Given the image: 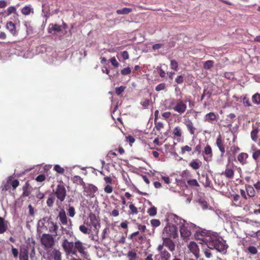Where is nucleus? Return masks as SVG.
Here are the masks:
<instances>
[{"instance_id": "1", "label": "nucleus", "mask_w": 260, "mask_h": 260, "mask_svg": "<svg viewBox=\"0 0 260 260\" xmlns=\"http://www.w3.org/2000/svg\"><path fill=\"white\" fill-rule=\"evenodd\" d=\"M74 242L69 241L66 238L62 239L61 246L66 255H77L79 252L82 256L87 258L88 252L85 244L80 240L77 239Z\"/></svg>"}, {"instance_id": "2", "label": "nucleus", "mask_w": 260, "mask_h": 260, "mask_svg": "<svg viewBox=\"0 0 260 260\" xmlns=\"http://www.w3.org/2000/svg\"><path fill=\"white\" fill-rule=\"evenodd\" d=\"M205 244L207 247L212 249H216L219 252H226L228 245L217 233L213 232L210 237L205 238Z\"/></svg>"}, {"instance_id": "3", "label": "nucleus", "mask_w": 260, "mask_h": 260, "mask_svg": "<svg viewBox=\"0 0 260 260\" xmlns=\"http://www.w3.org/2000/svg\"><path fill=\"white\" fill-rule=\"evenodd\" d=\"M50 219V217H48L40 219L38 221V225L42 229L48 231L50 233L54 234V236H56L58 229V223Z\"/></svg>"}, {"instance_id": "4", "label": "nucleus", "mask_w": 260, "mask_h": 260, "mask_svg": "<svg viewBox=\"0 0 260 260\" xmlns=\"http://www.w3.org/2000/svg\"><path fill=\"white\" fill-rule=\"evenodd\" d=\"M40 241L45 250L51 249L55 245L54 238L50 234H43L41 237Z\"/></svg>"}, {"instance_id": "5", "label": "nucleus", "mask_w": 260, "mask_h": 260, "mask_svg": "<svg viewBox=\"0 0 260 260\" xmlns=\"http://www.w3.org/2000/svg\"><path fill=\"white\" fill-rule=\"evenodd\" d=\"M46 251L44 255L46 260H61L62 253L59 249L52 248Z\"/></svg>"}, {"instance_id": "6", "label": "nucleus", "mask_w": 260, "mask_h": 260, "mask_svg": "<svg viewBox=\"0 0 260 260\" xmlns=\"http://www.w3.org/2000/svg\"><path fill=\"white\" fill-rule=\"evenodd\" d=\"M178 235L177 227L173 225L168 222L163 230V237L175 239L178 237Z\"/></svg>"}, {"instance_id": "7", "label": "nucleus", "mask_w": 260, "mask_h": 260, "mask_svg": "<svg viewBox=\"0 0 260 260\" xmlns=\"http://www.w3.org/2000/svg\"><path fill=\"white\" fill-rule=\"evenodd\" d=\"M88 218L90 221H85L83 225H85L86 227L87 228H90V229H91V227L93 226V230L98 233L99 230L98 228L100 226L99 219L98 217H97L95 214L91 213L88 216Z\"/></svg>"}, {"instance_id": "8", "label": "nucleus", "mask_w": 260, "mask_h": 260, "mask_svg": "<svg viewBox=\"0 0 260 260\" xmlns=\"http://www.w3.org/2000/svg\"><path fill=\"white\" fill-rule=\"evenodd\" d=\"M54 194L56 196L57 201L60 203L63 202L67 196V190L64 185L58 184L55 189L53 190Z\"/></svg>"}, {"instance_id": "9", "label": "nucleus", "mask_w": 260, "mask_h": 260, "mask_svg": "<svg viewBox=\"0 0 260 260\" xmlns=\"http://www.w3.org/2000/svg\"><path fill=\"white\" fill-rule=\"evenodd\" d=\"M157 250L159 253L155 255V260H171V254L162 246H158Z\"/></svg>"}, {"instance_id": "10", "label": "nucleus", "mask_w": 260, "mask_h": 260, "mask_svg": "<svg viewBox=\"0 0 260 260\" xmlns=\"http://www.w3.org/2000/svg\"><path fill=\"white\" fill-rule=\"evenodd\" d=\"M83 188L84 195L90 198H94L95 196V193L98 190V187L91 184H85Z\"/></svg>"}, {"instance_id": "11", "label": "nucleus", "mask_w": 260, "mask_h": 260, "mask_svg": "<svg viewBox=\"0 0 260 260\" xmlns=\"http://www.w3.org/2000/svg\"><path fill=\"white\" fill-rule=\"evenodd\" d=\"M192 226L193 225L190 224L186 222L179 228L180 235L183 239H186L190 236L191 234V229Z\"/></svg>"}, {"instance_id": "12", "label": "nucleus", "mask_w": 260, "mask_h": 260, "mask_svg": "<svg viewBox=\"0 0 260 260\" xmlns=\"http://www.w3.org/2000/svg\"><path fill=\"white\" fill-rule=\"evenodd\" d=\"M168 220L170 221L169 223L176 227L178 226L179 228L186 222L185 220L174 214H171L169 216Z\"/></svg>"}, {"instance_id": "13", "label": "nucleus", "mask_w": 260, "mask_h": 260, "mask_svg": "<svg viewBox=\"0 0 260 260\" xmlns=\"http://www.w3.org/2000/svg\"><path fill=\"white\" fill-rule=\"evenodd\" d=\"M173 110L180 114L184 113L187 109V105L185 102L181 99H178L176 101V104L174 107H172Z\"/></svg>"}, {"instance_id": "14", "label": "nucleus", "mask_w": 260, "mask_h": 260, "mask_svg": "<svg viewBox=\"0 0 260 260\" xmlns=\"http://www.w3.org/2000/svg\"><path fill=\"white\" fill-rule=\"evenodd\" d=\"M171 238L162 237V244L158 246H162L167 247L171 252H173L175 250L176 245L174 242L171 240Z\"/></svg>"}, {"instance_id": "15", "label": "nucleus", "mask_w": 260, "mask_h": 260, "mask_svg": "<svg viewBox=\"0 0 260 260\" xmlns=\"http://www.w3.org/2000/svg\"><path fill=\"white\" fill-rule=\"evenodd\" d=\"M215 145L218 147L221 153H225L226 151L225 141L224 138H222L221 135L220 134L216 139Z\"/></svg>"}, {"instance_id": "16", "label": "nucleus", "mask_w": 260, "mask_h": 260, "mask_svg": "<svg viewBox=\"0 0 260 260\" xmlns=\"http://www.w3.org/2000/svg\"><path fill=\"white\" fill-rule=\"evenodd\" d=\"M235 174V171L233 166H230L229 164L226 165V168L224 171L221 173L222 175H224L226 178L229 179H232L234 178Z\"/></svg>"}, {"instance_id": "17", "label": "nucleus", "mask_w": 260, "mask_h": 260, "mask_svg": "<svg viewBox=\"0 0 260 260\" xmlns=\"http://www.w3.org/2000/svg\"><path fill=\"white\" fill-rule=\"evenodd\" d=\"M28 245H23L20 248V260H28Z\"/></svg>"}, {"instance_id": "18", "label": "nucleus", "mask_w": 260, "mask_h": 260, "mask_svg": "<svg viewBox=\"0 0 260 260\" xmlns=\"http://www.w3.org/2000/svg\"><path fill=\"white\" fill-rule=\"evenodd\" d=\"M213 232H211L210 231H207L205 230L198 231L196 233L197 237L201 240L203 243H205V238L206 237H210L211 235V234H213Z\"/></svg>"}, {"instance_id": "19", "label": "nucleus", "mask_w": 260, "mask_h": 260, "mask_svg": "<svg viewBox=\"0 0 260 260\" xmlns=\"http://www.w3.org/2000/svg\"><path fill=\"white\" fill-rule=\"evenodd\" d=\"M185 125L191 135H197L199 133L197 132V128L194 126L193 123L190 120L186 121Z\"/></svg>"}, {"instance_id": "20", "label": "nucleus", "mask_w": 260, "mask_h": 260, "mask_svg": "<svg viewBox=\"0 0 260 260\" xmlns=\"http://www.w3.org/2000/svg\"><path fill=\"white\" fill-rule=\"evenodd\" d=\"M246 189L247 199H252L256 195V191L253 187L250 184H246L244 186Z\"/></svg>"}, {"instance_id": "21", "label": "nucleus", "mask_w": 260, "mask_h": 260, "mask_svg": "<svg viewBox=\"0 0 260 260\" xmlns=\"http://www.w3.org/2000/svg\"><path fill=\"white\" fill-rule=\"evenodd\" d=\"M218 115H216L214 112H210L206 114L204 116L205 121L213 124L214 121L218 119Z\"/></svg>"}, {"instance_id": "22", "label": "nucleus", "mask_w": 260, "mask_h": 260, "mask_svg": "<svg viewBox=\"0 0 260 260\" xmlns=\"http://www.w3.org/2000/svg\"><path fill=\"white\" fill-rule=\"evenodd\" d=\"M6 28L9 32L14 36H16L18 34V31L16 29V26L14 23L12 21L7 22L6 25Z\"/></svg>"}, {"instance_id": "23", "label": "nucleus", "mask_w": 260, "mask_h": 260, "mask_svg": "<svg viewBox=\"0 0 260 260\" xmlns=\"http://www.w3.org/2000/svg\"><path fill=\"white\" fill-rule=\"evenodd\" d=\"M188 247L195 256H198L199 255V248L197 244L194 242H190Z\"/></svg>"}, {"instance_id": "24", "label": "nucleus", "mask_w": 260, "mask_h": 260, "mask_svg": "<svg viewBox=\"0 0 260 260\" xmlns=\"http://www.w3.org/2000/svg\"><path fill=\"white\" fill-rule=\"evenodd\" d=\"M57 218H59L60 223L63 225H67L68 224V218L65 211L61 209L59 211Z\"/></svg>"}, {"instance_id": "25", "label": "nucleus", "mask_w": 260, "mask_h": 260, "mask_svg": "<svg viewBox=\"0 0 260 260\" xmlns=\"http://www.w3.org/2000/svg\"><path fill=\"white\" fill-rule=\"evenodd\" d=\"M249 155L247 153L245 152H241L238 154L237 156V160L242 165H244L247 164V158Z\"/></svg>"}, {"instance_id": "26", "label": "nucleus", "mask_w": 260, "mask_h": 260, "mask_svg": "<svg viewBox=\"0 0 260 260\" xmlns=\"http://www.w3.org/2000/svg\"><path fill=\"white\" fill-rule=\"evenodd\" d=\"M30 185L28 181L25 182L22 187L23 192L21 197H28L30 194Z\"/></svg>"}, {"instance_id": "27", "label": "nucleus", "mask_w": 260, "mask_h": 260, "mask_svg": "<svg viewBox=\"0 0 260 260\" xmlns=\"http://www.w3.org/2000/svg\"><path fill=\"white\" fill-rule=\"evenodd\" d=\"M13 178L12 176H10L8 177L7 181L3 183V184L1 186V188L2 191H6L8 190L11 188V181Z\"/></svg>"}, {"instance_id": "28", "label": "nucleus", "mask_w": 260, "mask_h": 260, "mask_svg": "<svg viewBox=\"0 0 260 260\" xmlns=\"http://www.w3.org/2000/svg\"><path fill=\"white\" fill-rule=\"evenodd\" d=\"M6 16H9L12 14H14V17L18 19V14L17 12L16 7L13 6L9 7L6 11Z\"/></svg>"}, {"instance_id": "29", "label": "nucleus", "mask_w": 260, "mask_h": 260, "mask_svg": "<svg viewBox=\"0 0 260 260\" xmlns=\"http://www.w3.org/2000/svg\"><path fill=\"white\" fill-rule=\"evenodd\" d=\"M259 131L257 127H253L252 130L250 133V137L252 140L255 142L257 141L258 136L257 134Z\"/></svg>"}, {"instance_id": "30", "label": "nucleus", "mask_w": 260, "mask_h": 260, "mask_svg": "<svg viewBox=\"0 0 260 260\" xmlns=\"http://www.w3.org/2000/svg\"><path fill=\"white\" fill-rule=\"evenodd\" d=\"M201 177L203 178H205V181H200V182L203 184L204 187H210L212 183L208 175L207 174H203L201 175Z\"/></svg>"}, {"instance_id": "31", "label": "nucleus", "mask_w": 260, "mask_h": 260, "mask_svg": "<svg viewBox=\"0 0 260 260\" xmlns=\"http://www.w3.org/2000/svg\"><path fill=\"white\" fill-rule=\"evenodd\" d=\"M21 12L24 15H29L31 13H34L33 9L30 6H25L21 9Z\"/></svg>"}, {"instance_id": "32", "label": "nucleus", "mask_w": 260, "mask_h": 260, "mask_svg": "<svg viewBox=\"0 0 260 260\" xmlns=\"http://www.w3.org/2000/svg\"><path fill=\"white\" fill-rule=\"evenodd\" d=\"M7 229V223L4 218L0 217V234H3Z\"/></svg>"}, {"instance_id": "33", "label": "nucleus", "mask_w": 260, "mask_h": 260, "mask_svg": "<svg viewBox=\"0 0 260 260\" xmlns=\"http://www.w3.org/2000/svg\"><path fill=\"white\" fill-rule=\"evenodd\" d=\"M201 162L198 160L193 159L190 163L189 166L194 170L199 169L201 166Z\"/></svg>"}, {"instance_id": "34", "label": "nucleus", "mask_w": 260, "mask_h": 260, "mask_svg": "<svg viewBox=\"0 0 260 260\" xmlns=\"http://www.w3.org/2000/svg\"><path fill=\"white\" fill-rule=\"evenodd\" d=\"M27 245H28L29 248L30 249V258H33L35 257L36 255V252H35V241L34 240H32L31 243H29L27 244Z\"/></svg>"}, {"instance_id": "35", "label": "nucleus", "mask_w": 260, "mask_h": 260, "mask_svg": "<svg viewBox=\"0 0 260 260\" xmlns=\"http://www.w3.org/2000/svg\"><path fill=\"white\" fill-rule=\"evenodd\" d=\"M204 153L205 155H207L210 159L212 157V148L209 145H207L205 146L204 150Z\"/></svg>"}, {"instance_id": "36", "label": "nucleus", "mask_w": 260, "mask_h": 260, "mask_svg": "<svg viewBox=\"0 0 260 260\" xmlns=\"http://www.w3.org/2000/svg\"><path fill=\"white\" fill-rule=\"evenodd\" d=\"M241 101L242 102L243 105L245 107H249L251 106V104L250 103L249 99L247 97V95L246 94L240 98Z\"/></svg>"}, {"instance_id": "37", "label": "nucleus", "mask_w": 260, "mask_h": 260, "mask_svg": "<svg viewBox=\"0 0 260 260\" xmlns=\"http://www.w3.org/2000/svg\"><path fill=\"white\" fill-rule=\"evenodd\" d=\"M80 231L84 234H90L91 233V229L90 228H87L85 226V225H80L79 226Z\"/></svg>"}, {"instance_id": "38", "label": "nucleus", "mask_w": 260, "mask_h": 260, "mask_svg": "<svg viewBox=\"0 0 260 260\" xmlns=\"http://www.w3.org/2000/svg\"><path fill=\"white\" fill-rule=\"evenodd\" d=\"M252 150L253 151L252 155V158L257 162L258 158L260 157V149L254 148Z\"/></svg>"}, {"instance_id": "39", "label": "nucleus", "mask_w": 260, "mask_h": 260, "mask_svg": "<svg viewBox=\"0 0 260 260\" xmlns=\"http://www.w3.org/2000/svg\"><path fill=\"white\" fill-rule=\"evenodd\" d=\"M174 136L180 138L182 136V129L180 126H176L173 131Z\"/></svg>"}, {"instance_id": "40", "label": "nucleus", "mask_w": 260, "mask_h": 260, "mask_svg": "<svg viewBox=\"0 0 260 260\" xmlns=\"http://www.w3.org/2000/svg\"><path fill=\"white\" fill-rule=\"evenodd\" d=\"M73 180L74 182L82 185L83 187L85 186V183L83 181L82 178L79 176H75Z\"/></svg>"}, {"instance_id": "41", "label": "nucleus", "mask_w": 260, "mask_h": 260, "mask_svg": "<svg viewBox=\"0 0 260 260\" xmlns=\"http://www.w3.org/2000/svg\"><path fill=\"white\" fill-rule=\"evenodd\" d=\"M231 197L233 202L235 203L236 205L239 206L241 204L240 197L239 194H233L231 195Z\"/></svg>"}, {"instance_id": "42", "label": "nucleus", "mask_w": 260, "mask_h": 260, "mask_svg": "<svg viewBox=\"0 0 260 260\" xmlns=\"http://www.w3.org/2000/svg\"><path fill=\"white\" fill-rule=\"evenodd\" d=\"M132 11L133 10L131 8H124L122 9L117 10L116 13L118 14H127L132 12Z\"/></svg>"}, {"instance_id": "43", "label": "nucleus", "mask_w": 260, "mask_h": 260, "mask_svg": "<svg viewBox=\"0 0 260 260\" xmlns=\"http://www.w3.org/2000/svg\"><path fill=\"white\" fill-rule=\"evenodd\" d=\"M55 200V197L52 194H50L46 202L47 206L49 207H52L53 205Z\"/></svg>"}, {"instance_id": "44", "label": "nucleus", "mask_w": 260, "mask_h": 260, "mask_svg": "<svg viewBox=\"0 0 260 260\" xmlns=\"http://www.w3.org/2000/svg\"><path fill=\"white\" fill-rule=\"evenodd\" d=\"M252 102L255 104H260V94L256 93L252 96Z\"/></svg>"}, {"instance_id": "45", "label": "nucleus", "mask_w": 260, "mask_h": 260, "mask_svg": "<svg viewBox=\"0 0 260 260\" xmlns=\"http://www.w3.org/2000/svg\"><path fill=\"white\" fill-rule=\"evenodd\" d=\"M129 214L134 215V214H138V209L132 203L129 205Z\"/></svg>"}, {"instance_id": "46", "label": "nucleus", "mask_w": 260, "mask_h": 260, "mask_svg": "<svg viewBox=\"0 0 260 260\" xmlns=\"http://www.w3.org/2000/svg\"><path fill=\"white\" fill-rule=\"evenodd\" d=\"M213 64L214 61L213 60H209L204 62L203 67L206 70H209L213 66Z\"/></svg>"}, {"instance_id": "47", "label": "nucleus", "mask_w": 260, "mask_h": 260, "mask_svg": "<svg viewBox=\"0 0 260 260\" xmlns=\"http://www.w3.org/2000/svg\"><path fill=\"white\" fill-rule=\"evenodd\" d=\"M171 69L177 71L178 70V63L174 59H172L170 61Z\"/></svg>"}, {"instance_id": "48", "label": "nucleus", "mask_w": 260, "mask_h": 260, "mask_svg": "<svg viewBox=\"0 0 260 260\" xmlns=\"http://www.w3.org/2000/svg\"><path fill=\"white\" fill-rule=\"evenodd\" d=\"M50 26H51V27L50 28V29L53 31L60 32L62 30L61 26L57 24H50Z\"/></svg>"}, {"instance_id": "49", "label": "nucleus", "mask_w": 260, "mask_h": 260, "mask_svg": "<svg viewBox=\"0 0 260 260\" xmlns=\"http://www.w3.org/2000/svg\"><path fill=\"white\" fill-rule=\"evenodd\" d=\"M151 101V99H145L140 102V104L144 108L146 109L148 107Z\"/></svg>"}, {"instance_id": "50", "label": "nucleus", "mask_w": 260, "mask_h": 260, "mask_svg": "<svg viewBox=\"0 0 260 260\" xmlns=\"http://www.w3.org/2000/svg\"><path fill=\"white\" fill-rule=\"evenodd\" d=\"M188 185L192 187H199L200 185L196 179H190L187 181Z\"/></svg>"}, {"instance_id": "51", "label": "nucleus", "mask_w": 260, "mask_h": 260, "mask_svg": "<svg viewBox=\"0 0 260 260\" xmlns=\"http://www.w3.org/2000/svg\"><path fill=\"white\" fill-rule=\"evenodd\" d=\"M150 223L152 227L157 228L158 227L161 223L159 219H152L150 220Z\"/></svg>"}, {"instance_id": "52", "label": "nucleus", "mask_w": 260, "mask_h": 260, "mask_svg": "<svg viewBox=\"0 0 260 260\" xmlns=\"http://www.w3.org/2000/svg\"><path fill=\"white\" fill-rule=\"evenodd\" d=\"M147 213L150 216H154L157 213V209L154 206L151 207L148 210Z\"/></svg>"}, {"instance_id": "53", "label": "nucleus", "mask_w": 260, "mask_h": 260, "mask_svg": "<svg viewBox=\"0 0 260 260\" xmlns=\"http://www.w3.org/2000/svg\"><path fill=\"white\" fill-rule=\"evenodd\" d=\"M54 170L60 174H63L64 172V169L61 167L59 165H56L54 167Z\"/></svg>"}, {"instance_id": "54", "label": "nucleus", "mask_w": 260, "mask_h": 260, "mask_svg": "<svg viewBox=\"0 0 260 260\" xmlns=\"http://www.w3.org/2000/svg\"><path fill=\"white\" fill-rule=\"evenodd\" d=\"M10 184L12 187L13 190H15L16 188L19 185V181L17 179H12Z\"/></svg>"}, {"instance_id": "55", "label": "nucleus", "mask_w": 260, "mask_h": 260, "mask_svg": "<svg viewBox=\"0 0 260 260\" xmlns=\"http://www.w3.org/2000/svg\"><path fill=\"white\" fill-rule=\"evenodd\" d=\"M131 73L132 70L129 67L125 68L121 71V74L123 76L129 75Z\"/></svg>"}, {"instance_id": "56", "label": "nucleus", "mask_w": 260, "mask_h": 260, "mask_svg": "<svg viewBox=\"0 0 260 260\" xmlns=\"http://www.w3.org/2000/svg\"><path fill=\"white\" fill-rule=\"evenodd\" d=\"M75 210L74 207L73 206H69V208L68 210V213L69 215L71 217H73L75 215Z\"/></svg>"}, {"instance_id": "57", "label": "nucleus", "mask_w": 260, "mask_h": 260, "mask_svg": "<svg viewBox=\"0 0 260 260\" xmlns=\"http://www.w3.org/2000/svg\"><path fill=\"white\" fill-rule=\"evenodd\" d=\"M110 61L114 68H118L119 63L115 57H112L110 59Z\"/></svg>"}, {"instance_id": "58", "label": "nucleus", "mask_w": 260, "mask_h": 260, "mask_svg": "<svg viewBox=\"0 0 260 260\" xmlns=\"http://www.w3.org/2000/svg\"><path fill=\"white\" fill-rule=\"evenodd\" d=\"M191 150L192 149L190 146L188 145H185L181 147V154H184L185 153V152H190L191 151Z\"/></svg>"}, {"instance_id": "59", "label": "nucleus", "mask_w": 260, "mask_h": 260, "mask_svg": "<svg viewBox=\"0 0 260 260\" xmlns=\"http://www.w3.org/2000/svg\"><path fill=\"white\" fill-rule=\"evenodd\" d=\"M154 122L155 127L157 131H159L161 128L164 127V124L161 122L157 121V120H156L154 121Z\"/></svg>"}, {"instance_id": "60", "label": "nucleus", "mask_w": 260, "mask_h": 260, "mask_svg": "<svg viewBox=\"0 0 260 260\" xmlns=\"http://www.w3.org/2000/svg\"><path fill=\"white\" fill-rule=\"evenodd\" d=\"M125 87L123 86H121L120 87H117L115 89V92L118 95H119L121 94L125 90Z\"/></svg>"}, {"instance_id": "61", "label": "nucleus", "mask_w": 260, "mask_h": 260, "mask_svg": "<svg viewBox=\"0 0 260 260\" xmlns=\"http://www.w3.org/2000/svg\"><path fill=\"white\" fill-rule=\"evenodd\" d=\"M128 257L129 260H136L137 257V254L132 251H129L127 253Z\"/></svg>"}, {"instance_id": "62", "label": "nucleus", "mask_w": 260, "mask_h": 260, "mask_svg": "<svg viewBox=\"0 0 260 260\" xmlns=\"http://www.w3.org/2000/svg\"><path fill=\"white\" fill-rule=\"evenodd\" d=\"M166 88V84L164 83H161L157 85L155 87V90L157 91H160L164 90Z\"/></svg>"}, {"instance_id": "63", "label": "nucleus", "mask_w": 260, "mask_h": 260, "mask_svg": "<svg viewBox=\"0 0 260 260\" xmlns=\"http://www.w3.org/2000/svg\"><path fill=\"white\" fill-rule=\"evenodd\" d=\"M248 250L250 253L252 254H255L257 252L256 248L253 246H249L248 248Z\"/></svg>"}, {"instance_id": "64", "label": "nucleus", "mask_w": 260, "mask_h": 260, "mask_svg": "<svg viewBox=\"0 0 260 260\" xmlns=\"http://www.w3.org/2000/svg\"><path fill=\"white\" fill-rule=\"evenodd\" d=\"M253 187L256 191L259 192L260 191V181L258 180L255 183H253Z\"/></svg>"}]
</instances>
